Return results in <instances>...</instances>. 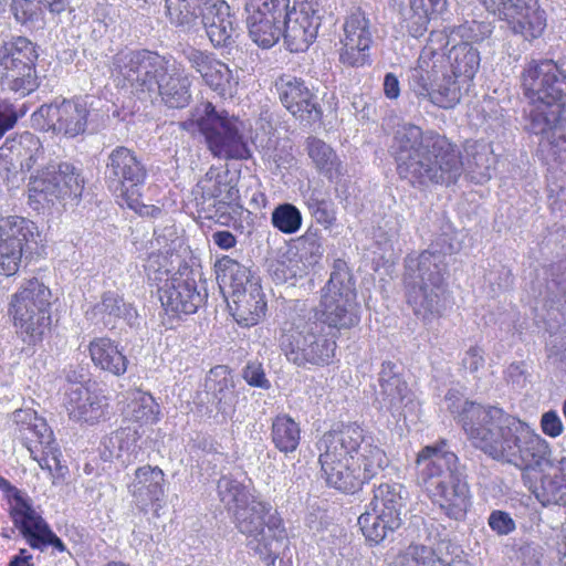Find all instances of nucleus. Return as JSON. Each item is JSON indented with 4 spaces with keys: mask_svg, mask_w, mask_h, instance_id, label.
Instances as JSON below:
<instances>
[{
    "mask_svg": "<svg viewBox=\"0 0 566 566\" xmlns=\"http://www.w3.org/2000/svg\"><path fill=\"white\" fill-rule=\"evenodd\" d=\"M391 150L398 175L413 187H448L454 185L464 171L478 182L491 178V159L485 147H468L464 163L458 146L446 136L433 130L423 132L412 124L398 127Z\"/></svg>",
    "mask_w": 566,
    "mask_h": 566,
    "instance_id": "f257e3e1",
    "label": "nucleus"
},
{
    "mask_svg": "<svg viewBox=\"0 0 566 566\" xmlns=\"http://www.w3.org/2000/svg\"><path fill=\"white\" fill-rule=\"evenodd\" d=\"M446 401L471 443L491 458L520 469H534L547 459L548 442L503 409L461 401L452 391L446 395Z\"/></svg>",
    "mask_w": 566,
    "mask_h": 566,
    "instance_id": "f03ea898",
    "label": "nucleus"
},
{
    "mask_svg": "<svg viewBox=\"0 0 566 566\" xmlns=\"http://www.w3.org/2000/svg\"><path fill=\"white\" fill-rule=\"evenodd\" d=\"M524 95L533 104L526 129L539 136V145L560 161L566 160V73L553 60H532L521 74Z\"/></svg>",
    "mask_w": 566,
    "mask_h": 566,
    "instance_id": "7ed1b4c3",
    "label": "nucleus"
},
{
    "mask_svg": "<svg viewBox=\"0 0 566 566\" xmlns=\"http://www.w3.org/2000/svg\"><path fill=\"white\" fill-rule=\"evenodd\" d=\"M114 70L140 99L160 101L169 108H184L191 101V80L181 64L148 50L114 56Z\"/></svg>",
    "mask_w": 566,
    "mask_h": 566,
    "instance_id": "20e7f679",
    "label": "nucleus"
},
{
    "mask_svg": "<svg viewBox=\"0 0 566 566\" xmlns=\"http://www.w3.org/2000/svg\"><path fill=\"white\" fill-rule=\"evenodd\" d=\"M418 482L440 510L450 518H464L471 494L467 475L458 455L446 440L426 446L418 453Z\"/></svg>",
    "mask_w": 566,
    "mask_h": 566,
    "instance_id": "39448f33",
    "label": "nucleus"
},
{
    "mask_svg": "<svg viewBox=\"0 0 566 566\" xmlns=\"http://www.w3.org/2000/svg\"><path fill=\"white\" fill-rule=\"evenodd\" d=\"M448 263L446 253L426 250L405 260V286L407 302L416 316L430 322L442 313L444 274Z\"/></svg>",
    "mask_w": 566,
    "mask_h": 566,
    "instance_id": "423d86ee",
    "label": "nucleus"
},
{
    "mask_svg": "<svg viewBox=\"0 0 566 566\" xmlns=\"http://www.w3.org/2000/svg\"><path fill=\"white\" fill-rule=\"evenodd\" d=\"M307 318L319 322L324 329L336 333V336L359 324L360 306L355 280L344 260L334 261L329 280L321 290L319 303Z\"/></svg>",
    "mask_w": 566,
    "mask_h": 566,
    "instance_id": "0eeeda50",
    "label": "nucleus"
},
{
    "mask_svg": "<svg viewBox=\"0 0 566 566\" xmlns=\"http://www.w3.org/2000/svg\"><path fill=\"white\" fill-rule=\"evenodd\" d=\"M240 533L247 536L248 546L266 564L274 565L287 543L282 518L271 503L251 497V501L233 512Z\"/></svg>",
    "mask_w": 566,
    "mask_h": 566,
    "instance_id": "6e6552de",
    "label": "nucleus"
},
{
    "mask_svg": "<svg viewBox=\"0 0 566 566\" xmlns=\"http://www.w3.org/2000/svg\"><path fill=\"white\" fill-rule=\"evenodd\" d=\"M192 120L214 157L221 159L250 157L241 122L235 116L224 109H217L211 102H202L195 108Z\"/></svg>",
    "mask_w": 566,
    "mask_h": 566,
    "instance_id": "1a4fd4ad",
    "label": "nucleus"
},
{
    "mask_svg": "<svg viewBox=\"0 0 566 566\" xmlns=\"http://www.w3.org/2000/svg\"><path fill=\"white\" fill-rule=\"evenodd\" d=\"M201 218L228 226L240 213L238 177L227 167H210L192 190Z\"/></svg>",
    "mask_w": 566,
    "mask_h": 566,
    "instance_id": "9d476101",
    "label": "nucleus"
},
{
    "mask_svg": "<svg viewBox=\"0 0 566 566\" xmlns=\"http://www.w3.org/2000/svg\"><path fill=\"white\" fill-rule=\"evenodd\" d=\"M336 338V333H329L319 322L307 318L282 335L281 348L287 360L296 366H325L335 356Z\"/></svg>",
    "mask_w": 566,
    "mask_h": 566,
    "instance_id": "9b49d317",
    "label": "nucleus"
},
{
    "mask_svg": "<svg viewBox=\"0 0 566 566\" xmlns=\"http://www.w3.org/2000/svg\"><path fill=\"white\" fill-rule=\"evenodd\" d=\"M51 291L38 279L25 281L12 295L10 313L14 325L30 337V342L40 338L51 324Z\"/></svg>",
    "mask_w": 566,
    "mask_h": 566,
    "instance_id": "f8f14e48",
    "label": "nucleus"
},
{
    "mask_svg": "<svg viewBox=\"0 0 566 566\" xmlns=\"http://www.w3.org/2000/svg\"><path fill=\"white\" fill-rule=\"evenodd\" d=\"M201 276L199 269L184 264L159 285L158 297L167 314H195L206 303L208 293Z\"/></svg>",
    "mask_w": 566,
    "mask_h": 566,
    "instance_id": "ddd939ff",
    "label": "nucleus"
},
{
    "mask_svg": "<svg viewBox=\"0 0 566 566\" xmlns=\"http://www.w3.org/2000/svg\"><path fill=\"white\" fill-rule=\"evenodd\" d=\"M364 461L318 460L326 484L344 493H355L377 476L387 465L381 448L366 449Z\"/></svg>",
    "mask_w": 566,
    "mask_h": 566,
    "instance_id": "4468645a",
    "label": "nucleus"
},
{
    "mask_svg": "<svg viewBox=\"0 0 566 566\" xmlns=\"http://www.w3.org/2000/svg\"><path fill=\"white\" fill-rule=\"evenodd\" d=\"M14 421L19 426V432L23 446L30 452L31 458L39 463L41 469L63 475L64 467L61 465V452L53 437V431L44 419L35 412L19 410L14 413Z\"/></svg>",
    "mask_w": 566,
    "mask_h": 566,
    "instance_id": "2eb2a0df",
    "label": "nucleus"
},
{
    "mask_svg": "<svg viewBox=\"0 0 566 566\" xmlns=\"http://www.w3.org/2000/svg\"><path fill=\"white\" fill-rule=\"evenodd\" d=\"M104 176L107 188L120 201L126 198L136 203V196L147 178V168L134 150L117 146L107 155Z\"/></svg>",
    "mask_w": 566,
    "mask_h": 566,
    "instance_id": "dca6fc26",
    "label": "nucleus"
},
{
    "mask_svg": "<svg viewBox=\"0 0 566 566\" xmlns=\"http://www.w3.org/2000/svg\"><path fill=\"white\" fill-rule=\"evenodd\" d=\"M84 180L80 170L70 163L51 161L30 179V198L38 202L55 203L82 195Z\"/></svg>",
    "mask_w": 566,
    "mask_h": 566,
    "instance_id": "f3484780",
    "label": "nucleus"
},
{
    "mask_svg": "<svg viewBox=\"0 0 566 566\" xmlns=\"http://www.w3.org/2000/svg\"><path fill=\"white\" fill-rule=\"evenodd\" d=\"M90 108L81 98L62 99L41 105L33 114V125L44 132H53L66 138L85 133Z\"/></svg>",
    "mask_w": 566,
    "mask_h": 566,
    "instance_id": "a211bd4d",
    "label": "nucleus"
},
{
    "mask_svg": "<svg viewBox=\"0 0 566 566\" xmlns=\"http://www.w3.org/2000/svg\"><path fill=\"white\" fill-rule=\"evenodd\" d=\"M38 235L35 224L19 216L0 217V274L14 275L22 258L31 252L30 244Z\"/></svg>",
    "mask_w": 566,
    "mask_h": 566,
    "instance_id": "6ab92c4d",
    "label": "nucleus"
},
{
    "mask_svg": "<svg viewBox=\"0 0 566 566\" xmlns=\"http://www.w3.org/2000/svg\"><path fill=\"white\" fill-rule=\"evenodd\" d=\"M379 448L357 423L342 424L325 432L317 442L318 460L364 461L366 449Z\"/></svg>",
    "mask_w": 566,
    "mask_h": 566,
    "instance_id": "aec40b11",
    "label": "nucleus"
},
{
    "mask_svg": "<svg viewBox=\"0 0 566 566\" xmlns=\"http://www.w3.org/2000/svg\"><path fill=\"white\" fill-rule=\"evenodd\" d=\"M343 30L340 63L349 67L369 64V51L376 32L370 14L361 8H353L345 19Z\"/></svg>",
    "mask_w": 566,
    "mask_h": 566,
    "instance_id": "412c9836",
    "label": "nucleus"
},
{
    "mask_svg": "<svg viewBox=\"0 0 566 566\" xmlns=\"http://www.w3.org/2000/svg\"><path fill=\"white\" fill-rule=\"evenodd\" d=\"M319 0H297L283 21L282 35L291 52H305L316 40L322 23Z\"/></svg>",
    "mask_w": 566,
    "mask_h": 566,
    "instance_id": "4be33fe9",
    "label": "nucleus"
},
{
    "mask_svg": "<svg viewBox=\"0 0 566 566\" xmlns=\"http://www.w3.org/2000/svg\"><path fill=\"white\" fill-rule=\"evenodd\" d=\"M444 42L443 32H431L429 43L421 50L417 65L409 70V88L421 99L429 101L442 70L446 69L444 54L439 52Z\"/></svg>",
    "mask_w": 566,
    "mask_h": 566,
    "instance_id": "5701e85b",
    "label": "nucleus"
},
{
    "mask_svg": "<svg viewBox=\"0 0 566 566\" xmlns=\"http://www.w3.org/2000/svg\"><path fill=\"white\" fill-rule=\"evenodd\" d=\"M275 87L282 105L301 124L311 126L321 120L323 111L318 97L304 80L283 75Z\"/></svg>",
    "mask_w": 566,
    "mask_h": 566,
    "instance_id": "b1692460",
    "label": "nucleus"
},
{
    "mask_svg": "<svg viewBox=\"0 0 566 566\" xmlns=\"http://www.w3.org/2000/svg\"><path fill=\"white\" fill-rule=\"evenodd\" d=\"M108 398L96 385H72L66 391V409L72 420L95 424L106 419Z\"/></svg>",
    "mask_w": 566,
    "mask_h": 566,
    "instance_id": "393cba45",
    "label": "nucleus"
},
{
    "mask_svg": "<svg viewBox=\"0 0 566 566\" xmlns=\"http://www.w3.org/2000/svg\"><path fill=\"white\" fill-rule=\"evenodd\" d=\"M379 391L377 402L380 409L390 412L392 417H405L408 409H412L413 395L407 382L400 377L397 365L384 361L379 371Z\"/></svg>",
    "mask_w": 566,
    "mask_h": 566,
    "instance_id": "a878e982",
    "label": "nucleus"
},
{
    "mask_svg": "<svg viewBox=\"0 0 566 566\" xmlns=\"http://www.w3.org/2000/svg\"><path fill=\"white\" fill-rule=\"evenodd\" d=\"M85 317L94 325L114 329L119 321L125 322L129 327L139 326V315L135 306L126 302L115 291L104 292L99 301L85 311Z\"/></svg>",
    "mask_w": 566,
    "mask_h": 566,
    "instance_id": "bb28decb",
    "label": "nucleus"
},
{
    "mask_svg": "<svg viewBox=\"0 0 566 566\" xmlns=\"http://www.w3.org/2000/svg\"><path fill=\"white\" fill-rule=\"evenodd\" d=\"M499 19L511 23L525 40L541 36L546 27L545 11L537 0H504Z\"/></svg>",
    "mask_w": 566,
    "mask_h": 566,
    "instance_id": "cd10ccee",
    "label": "nucleus"
},
{
    "mask_svg": "<svg viewBox=\"0 0 566 566\" xmlns=\"http://www.w3.org/2000/svg\"><path fill=\"white\" fill-rule=\"evenodd\" d=\"M164 482L165 473L159 467L143 465L135 470L127 489L135 504L145 510L164 497Z\"/></svg>",
    "mask_w": 566,
    "mask_h": 566,
    "instance_id": "c85d7f7f",
    "label": "nucleus"
},
{
    "mask_svg": "<svg viewBox=\"0 0 566 566\" xmlns=\"http://www.w3.org/2000/svg\"><path fill=\"white\" fill-rule=\"evenodd\" d=\"M201 29L214 48H231L234 44L233 18L230 6L224 0H212L207 8Z\"/></svg>",
    "mask_w": 566,
    "mask_h": 566,
    "instance_id": "c756f323",
    "label": "nucleus"
},
{
    "mask_svg": "<svg viewBox=\"0 0 566 566\" xmlns=\"http://www.w3.org/2000/svg\"><path fill=\"white\" fill-rule=\"evenodd\" d=\"M227 301L233 318L242 326H254L265 315L266 302L259 282L250 284L244 292L233 293Z\"/></svg>",
    "mask_w": 566,
    "mask_h": 566,
    "instance_id": "7c9ffc66",
    "label": "nucleus"
},
{
    "mask_svg": "<svg viewBox=\"0 0 566 566\" xmlns=\"http://www.w3.org/2000/svg\"><path fill=\"white\" fill-rule=\"evenodd\" d=\"M139 439L140 436L136 429L120 428L102 440L101 458L104 461L117 459L122 464L128 465L137 460L142 452Z\"/></svg>",
    "mask_w": 566,
    "mask_h": 566,
    "instance_id": "2f4dec72",
    "label": "nucleus"
},
{
    "mask_svg": "<svg viewBox=\"0 0 566 566\" xmlns=\"http://www.w3.org/2000/svg\"><path fill=\"white\" fill-rule=\"evenodd\" d=\"M211 1L166 0V15L169 22L181 32H197Z\"/></svg>",
    "mask_w": 566,
    "mask_h": 566,
    "instance_id": "473e14b6",
    "label": "nucleus"
},
{
    "mask_svg": "<svg viewBox=\"0 0 566 566\" xmlns=\"http://www.w3.org/2000/svg\"><path fill=\"white\" fill-rule=\"evenodd\" d=\"M214 268L218 284L227 298L233 296V293L244 292L253 282H259L248 266L228 255L219 259Z\"/></svg>",
    "mask_w": 566,
    "mask_h": 566,
    "instance_id": "72a5a7b5",
    "label": "nucleus"
},
{
    "mask_svg": "<svg viewBox=\"0 0 566 566\" xmlns=\"http://www.w3.org/2000/svg\"><path fill=\"white\" fill-rule=\"evenodd\" d=\"M93 364L114 376H122L127 370L128 360L118 348V344L109 337H95L88 345Z\"/></svg>",
    "mask_w": 566,
    "mask_h": 566,
    "instance_id": "f704fd0d",
    "label": "nucleus"
},
{
    "mask_svg": "<svg viewBox=\"0 0 566 566\" xmlns=\"http://www.w3.org/2000/svg\"><path fill=\"white\" fill-rule=\"evenodd\" d=\"M406 493L399 483H381L374 490V496L367 507L382 514L391 523L402 524L401 511L405 507Z\"/></svg>",
    "mask_w": 566,
    "mask_h": 566,
    "instance_id": "c9c22d12",
    "label": "nucleus"
},
{
    "mask_svg": "<svg viewBox=\"0 0 566 566\" xmlns=\"http://www.w3.org/2000/svg\"><path fill=\"white\" fill-rule=\"evenodd\" d=\"M245 10L249 13L247 28L251 40L263 49H270L276 44L282 36L283 21L255 9L251 10L249 4L245 6Z\"/></svg>",
    "mask_w": 566,
    "mask_h": 566,
    "instance_id": "e433bc0d",
    "label": "nucleus"
},
{
    "mask_svg": "<svg viewBox=\"0 0 566 566\" xmlns=\"http://www.w3.org/2000/svg\"><path fill=\"white\" fill-rule=\"evenodd\" d=\"M207 391L211 392L221 413H230L238 400L234 380L226 366H216L210 369L205 384Z\"/></svg>",
    "mask_w": 566,
    "mask_h": 566,
    "instance_id": "4c0bfd02",
    "label": "nucleus"
},
{
    "mask_svg": "<svg viewBox=\"0 0 566 566\" xmlns=\"http://www.w3.org/2000/svg\"><path fill=\"white\" fill-rule=\"evenodd\" d=\"M305 150L316 170L328 180L335 181L344 175V166L336 151L316 136H310L305 140Z\"/></svg>",
    "mask_w": 566,
    "mask_h": 566,
    "instance_id": "58836bf2",
    "label": "nucleus"
},
{
    "mask_svg": "<svg viewBox=\"0 0 566 566\" xmlns=\"http://www.w3.org/2000/svg\"><path fill=\"white\" fill-rule=\"evenodd\" d=\"M301 197L308 213L325 229L332 228L336 222V208L329 192L322 185H308L301 190Z\"/></svg>",
    "mask_w": 566,
    "mask_h": 566,
    "instance_id": "ea45409f",
    "label": "nucleus"
},
{
    "mask_svg": "<svg viewBox=\"0 0 566 566\" xmlns=\"http://www.w3.org/2000/svg\"><path fill=\"white\" fill-rule=\"evenodd\" d=\"M448 61L450 71L454 77H460L462 83L471 81L480 67V52L468 42L453 45L444 61Z\"/></svg>",
    "mask_w": 566,
    "mask_h": 566,
    "instance_id": "a19ab883",
    "label": "nucleus"
},
{
    "mask_svg": "<svg viewBox=\"0 0 566 566\" xmlns=\"http://www.w3.org/2000/svg\"><path fill=\"white\" fill-rule=\"evenodd\" d=\"M17 528L20 530L32 548L42 549L43 546L51 545L59 552L66 551L62 539L52 532L49 524L35 511Z\"/></svg>",
    "mask_w": 566,
    "mask_h": 566,
    "instance_id": "79ce46f5",
    "label": "nucleus"
},
{
    "mask_svg": "<svg viewBox=\"0 0 566 566\" xmlns=\"http://www.w3.org/2000/svg\"><path fill=\"white\" fill-rule=\"evenodd\" d=\"M1 85L19 97H24L39 87L35 65L0 66Z\"/></svg>",
    "mask_w": 566,
    "mask_h": 566,
    "instance_id": "37998d69",
    "label": "nucleus"
},
{
    "mask_svg": "<svg viewBox=\"0 0 566 566\" xmlns=\"http://www.w3.org/2000/svg\"><path fill=\"white\" fill-rule=\"evenodd\" d=\"M36 44L25 36H12L0 46V66L36 65Z\"/></svg>",
    "mask_w": 566,
    "mask_h": 566,
    "instance_id": "c03bdc74",
    "label": "nucleus"
},
{
    "mask_svg": "<svg viewBox=\"0 0 566 566\" xmlns=\"http://www.w3.org/2000/svg\"><path fill=\"white\" fill-rule=\"evenodd\" d=\"M271 440L280 452L285 454L294 452L301 441L300 423L287 413L277 415L272 420Z\"/></svg>",
    "mask_w": 566,
    "mask_h": 566,
    "instance_id": "a18cd8bd",
    "label": "nucleus"
},
{
    "mask_svg": "<svg viewBox=\"0 0 566 566\" xmlns=\"http://www.w3.org/2000/svg\"><path fill=\"white\" fill-rule=\"evenodd\" d=\"M389 6L401 17L411 36L417 39L426 33L429 18L424 4H418V0H389Z\"/></svg>",
    "mask_w": 566,
    "mask_h": 566,
    "instance_id": "49530a36",
    "label": "nucleus"
},
{
    "mask_svg": "<svg viewBox=\"0 0 566 566\" xmlns=\"http://www.w3.org/2000/svg\"><path fill=\"white\" fill-rule=\"evenodd\" d=\"M358 525L366 539L371 544L381 543L401 526L399 523H391L389 518L369 507L358 517Z\"/></svg>",
    "mask_w": 566,
    "mask_h": 566,
    "instance_id": "de8ad7c7",
    "label": "nucleus"
},
{
    "mask_svg": "<svg viewBox=\"0 0 566 566\" xmlns=\"http://www.w3.org/2000/svg\"><path fill=\"white\" fill-rule=\"evenodd\" d=\"M461 82L460 77L448 74L446 69L442 70L439 81H437L433 91L431 92L429 101L441 108H453L461 99Z\"/></svg>",
    "mask_w": 566,
    "mask_h": 566,
    "instance_id": "09e8293b",
    "label": "nucleus"
},
{
    "mask_svg": "<svg viewBox=\"0 0 566 566\" xmlns=\"http://www.w3.org/2000/svg\"><path fill=\"white\" fill-rule=\"evenodd\" d=\"M268 273L275 284L290 285H294L298 279H303L308 274L306 265L300 259L285 255L270 261Z\"/></svg>",
    "mask_w": 566,
    "mask_h": 566,
    "instance_id": "8fccbe9b",
    "label": "nucleus"
},
{
    "mask_svg": "<svg viewBox=\"0 0 566 566\" xmlns=\"http://www.w3.org/2000/svg\"><path fill=\"white\" fill-rule=\"evenodd\" d=\"M10 150L17 157L21 170L29 171L42 156L43 146L38 136L30 132H24L13 142Z\"/></svg>",
    "mask_w": 566,
    "mask_h": 566,
    "instance_id": "3c124183",
    "label": "nucleus"
},
{
    "mask_svg": "<svg viewBox=\"0 0 566 566\" xmlns=\"http://www.w3.org/2000/svg\"><path fill=\"white\" fill-rule=\"evenodd\" d=\"M159 405L155 398L144 391L133 394L126 407V416L136 422L151 424L159 420Z\"/></svg>",
    "mask_w": 566,
    "mask_h": 566,
    "instance_id": "603ef678",
    "label": "nucleus"
},
{
    "mask_svg": "<svg viewBox=\"0 0 566 566\" xmlns=\"http://www.w3.org/2000/svg\"><path fill=\"white\" fill-rule=\"evenodd\" d=\"M217 488L220 501L229 511H232V513L235 509H240L249 503L251 497H254L249 493L244 484L230 475L221 476Z\"/></svg>",
    "mask_w": 566,
    "mask_h": 566,
    "instance_id": "864d4df0",
    "label": "nucleus"
},
{
    "mask_svg": "<svg viewBox=\"0 0 566 566\" xmlns=\"http://www.w3.org/2000/svg\"><path fill=\"white\" fill-rule=\"evenodd\" d=\"M297 243L300 252L294 258L300 259L306 265V271L310 273L311 269L318 263L324 253L319 229L310 227L297 239Z\"/></svg>",
    "mask_w": 566,
    "mask_h": 566,
    "instance_id": "5fc2aeb1",
    "label": "nucleus"
},
{
    "mask_svg": "<svg viewBox=\"0 0 566 566\" xmlns=\"http://www.w3.org/2000/svg\"><path fill=\"white\" fill-rule=\"evenodd\" d=\"M203 81L222 97L233 96L239 84L238 77L233 75L229 66L218 60L210 67Z\"/></svg>",
    "mask_w": 566,
    "mask_h": 566,
    "instance_id": "6e6d98bb",
    "label": "nucleus"
},
{
    "mask_svg": "<svg viewBox=\"0 0 566 566\" xmlns=\"http://www.w3.org/2000/svg\"><path fill=\"white\" fill-rule=\"evenodd\" d=\"M396 566H450L447 560L438 556L433 548L411 544L401 553L396 562Z\"/></svg>",
    "mask_w": 566,
    "mask_h": 566,
    "instance_id": "4d7b16f0",
    "label": "nucleus"
},
{
    "mask_svg": "<svg viewBox=\"0 0 566 566\" xmlns=\"http://www.w3.org/2000/svg\"><path fill=\"white\" fill-rule=\"evenodd\" d=\"M303 222L300 209L290 202L280 203L271 213V223L273 228L284 234L296 233Z\"/></svg>",
    "mask_w": 566,
    "mask_h": 566,
    "instance_id": "13d9d810",
    "label": "nucleus"
},
{
    "mask_svg": "<svg viewBox=\"0 0 566 566\" xmlns=\"http://www.w3.org/2000/svg\"><path fill=\"white\" fill-rule=\"evenodd\" d=\"M0 490L6 492L13 501L10 506V517L14 526L18 527L27 517H30L35 510L30 500L3 476H0Z\"/></svg>",
    "mask_w": 566,
    "mask_h": 566,
    "instance_id": "bf43d9fd",
    "label": "nucleus"
},
{
    "mask_svg": "<svg viewBox=\"0 0 566 566\" xmlns=\"http://www.w3.org/2000/svg\"><path fill=\"white\" fill-rule=\"evenodd\" d=\"M533 492L544 506L566 505V488L556 474L543 475L541 484Z\"/></svg>",
    "mask_w": 566,
    "mask_h": 566,
    "instance_id": "052dcab7",
    "label": "nucleus"
},
{
    "mask_svg": "<svg viewBox=\"0 0 566 566\" xmlns=\"http://www.w3.org/2000/svg\"><path fill=\"white\" fill-rule=\"evenodd\" d=\"M493 32V27L490 22L484 21H465L463 24L455 28L453 34L459 36L462 42L472 44L473 42H481L489 38Z\"/></svg>",
    "mask_w": 566,
    "mask_h": 566,
    "instance_id": "680f3d73",
    "label": "nucleus"
},
{
    "mask_svg": "<svg viewBox=\"0 0 566 566\" xmlns=\"http://www.w3.org/2000/svg\"><path fill=\"white\" fill-rule=\"evenodd\" d=\"M168 258L160 253H150L145 261L144 269L150 282H154L157 287L163 285L167 277H170L168 270Z\"/></svg>",
    "mask_w": 566,
    "mask_h": 566,
    "instance_id": "e2e57ef3",
    "label": "nucleus"
},
{
    "mask_svg": "<svg viewBox=\"0 0 566 566\" xmlns=\"http://www.w3.org/2000/svg\"><path fill=\"white\" fill-rule=\"evenodd\" d=\"M10 12L22 25H31L36 20L35 6L30 0H11Z\"/></svg>",
    "mask_w": 566,
    "mask_h": 566,
    "instance_id": "0e129e2a",
    "label": "nucleus"
},
{
    "mask_svg": "<svg viewBox=\"0 0 566 566\" xmlns=\"http://www.w3.org/2000/svg\"><path fill=\"white\" fill-rule=\"evenodd\" d=\"M243 379L252 387L269 389L270 380L265 376L263 365L260 361H249L242 369Z\"/></svg>",
    "mask_w": 566,
    "mask_h": 566,
    "instance_id": "69168bd1",
    "label": "nucleus"
},
{
    "mask_svg": "<svg viewBox=\"0 0 566 566\" xmlns=\"http://www.w3.org/2000/svg\"><path fill=\"white\" fill-rule=\"evenodd\" d=\"M185 57L190 66L196 70V72H198L202 78L207 75L210 67L213 66V63L217 62V60L211 55L197 49L185 51Z\"/></svg>",
    "mask_w": 566,
    "mask_h": 566,
    "instance_id": "338daca9",
    "label": "nucleus"
},
{
    "mask_svg": "<svg viewBox=\"0 0 566 566\" xmlns=\"http://www.w3.org/2000/svg\"><path fill=\"white\" fill-rule=\"evenodd\" d=\"M488 524L493 532L501 536L512 533L516 527L511 515L507 512L500 510L493 511L490 514Z\"/></svg>",
    "mask_w": 566,
    "mask_h": 566,
    "instance_id": "774afa93",
    "label": "nucleus"
}]
</instances>
